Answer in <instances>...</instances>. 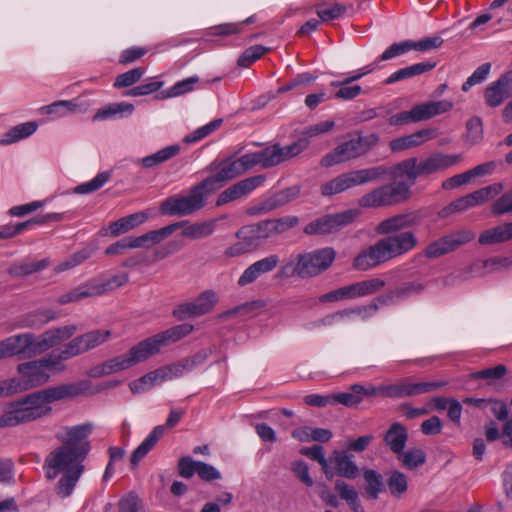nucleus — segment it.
Masks as SVG:
<instances>
[{
	"label": "nucleus",
	"mask_w": 512,
	"mask_h": 512,
	"mask_svg": "<svg viewBox=\"0 0 512 512\" xmlns=\"http://www.w3.org/2000/svg\"><path fill=\"white\" fill-rule=\"evenodd\" d=\"M225 216H221L220 219H224ZM219 221V218L215 219H209L202 222H195L192 224H188L187 221H184L185 224L181 228V235L184 238L191 239V240H199L206 237L211 236L217 226V222Z\"/></svg>",
	"instance_id": "obj_28"
},
{
	"label": "nucleus",
	"mask_w": 512,
	"mask_h": 512,
	"mask_svg": "<svg viewBox=\"0 0 512 512\" xmlns=\"http://www.w3.org/2000/svg\"><path fill=\"white\" fill-rule=\"evenodd\" d=\"M512 92V73L504 74L485 90V102L489 107H498Z\"/></svg>",
	"instance_id": "obj_23"
},
{
	"label": "nucleus",
	"mask_w": 512,
	"mask_h": 512,
	"mask_svg": "<svg viewBox=\"0 0 512 512\" xmlns=\"http://www.w3.org/2000/svg\"><path fill=\"white\" fill-rule=\"evenodd\" d=\"M56 313L53 310H39L30 314L25 320V326L37 328L45 325L46 323L54 320Z\"/></svg>",
	"instance_id": "obj_55"
},
{
	"label": "nucleus",
	"mask_w": 512,
	"mask_h": 512,
	"mask_svg": "<svg viewBox=\"0 0 512 512\" xmlns=\"http://www.w3.org/2000/svg\"><path fill=\"white\" fill-rule=\"evenodd\" d=\"M77 330L78 327L72 324L49 329L38 336L33 333L10 336L0 342V360L13 356L33 358L69 339Z\"/></svg>",
	"instance_id": "obj_4"
},
{
	"label": "nucleus",
	"mask_w": 512,
	"mask_h": 512,
	"mask_svg": "<svg viewBox=\"0 0 512 512\" xmlns=\"http://www.w3.org/2000/svg\"><path fill=\"white\" fill-rule=\"evenodd\" d=\"M17 372L21 375V378L18 379L22 392L41 386L50 379V374L44 370L40 360L19 364Z\"/></svg>",
	"instance_id": "obj_18"
},
{
	"label": "nucleus",
	"mask_w": 512,
	"mask_h": 512,
	"mask_svg": "<svg viewBox=\"0 0 512 512\" xmlns=\"http://www.w3.org/2000/svg\"><path fill=\"white\" fill-rule=\"evenodd\" d=\"M387 174L383 166H375L348 173H343L321 186V193L324 196H331L344 192L354 186L363 185L381 179Z\"/></svg>",
	"instance_id": "obj_10"
},
{
	"label": "nucleus",
	"mask_w": 512,
	"mask_h": 512,
	"mask_svg": "<svg viewBox=\"0 0 512 512\" xmlns=\"http://www.w3.org/2000/svg\"><path fill=\"white\" fill-rule=\"evenodd\" d=\"M306 147L307 142L305 140H298L284 147L274 144L260 151L246 153L235 160L227 159L221 162L218 171L214 175L204 179V181L209 182L207 186L213 192L219 189L224 182L236 178L254 166L259 165L265 169L277 166L299 155Z\"/></svg>",
	"instance_id": "obj_2"
},
{
	"label": "nucleus",
	"mask_w": 512,
	"mask_h": 512,
	"mask_svg": "<svg viewBox=\"0 0 512 512\" xmlns=\"http://www.w3.org/2000/svg\"><path fill=\"white\" fill-rule=\"evenodd\" d=\"M93 393L92 383L86 379L61 383L34 392L45 416L51 414V404L54 402L70 400Z\"/></svg>",
	"instance_id": "obj_9"
},
{
	"label": "nucleus",
	"mask_w": 512,
	"mask_h": 512,
	"mask_svg": "<svg viewBox=\"0 0 512 512\" xmlns=\"http://www.w3.org/2000/svg\"><path fill=\"white\" fill-rule=\"evenodd\" d=\"M183 415L184 410L171 409L165 425H158L154 427L153 430L149 433V435L133 451L130 458L131 465L133 467L137 466L138 463L151 451V449L155 446L159 439H161L164 436L166 428L175 427L179 423Z\"/></svg>",
	"instance_id": "obj_13"
},
{
	"label": "nucleus",
	"mask_w": 512,
	"mask_h": 512,
	"mask_svg": "<svg viewBox=\"0 0 512 512\" xmlns=\"http://www.w3.org/2000/svg\"><path fill=\"white\" fill-rule=\"evenodd\" d=\"M221 124H222V119L213 120L210 123L198 128L195 131H193L192 133L186 135L184 137V142L188 143V144L198 142V141L202 140L203 138L207 137L209 134H211L216 129H218L221 126Z\"/></svg>",
	"instance_id": "obj_53"
},
{
	"label": "nucleus",
	"mask_w": 512,
	"mask_h": 512,
	"mask_svg": "<svg viewBox=\"0 0 512 512\" xmlns=\"http://www.w3.org/2000/svg\"><path fill=\"white\" fill-rule=\"evenodd\" d=\"M37 127L35 122H25L16 125L4 134L1 143L8 145L25 139L32 135L37 130Z\"/></svg>",
	"instance_id": "obj_40"
},
{
	"label": "nucleus",
	"mask_w": 512,
	"mask_h": 512,
	"mask_svg": "<svg viewBox=\"0 0 512 512\" xmlns=\"http://www.w3.org/2000/svg\"><path fill=\"white\" fill-rule=\"evenodd\" d=\"M134 111V106L127 102L110 103L97 110L93 116V121H102L115 117H127Z\"/></svg>",
	"instance_id": "obj_31"
},
{
	"label": "nucleus",
	"mask_w": 512,
	"mask_h": 512,
	"mask_svg": "<svg viewBox=\"0 0 512 512\" xmlns=\"http://www.w3.org/2000/svg\"><path fill=\"white\" fill-rule=\"evenodd\" d=\"M184 221L174 222L156 230H150L146 234L149 247L152 248L167 239L171 234L184 226Z\"/></svg>",
	"instance_id": "obj_42"
},
{
	"label": "nucleus",
	"mask_w": 512,
	"mask_h": 512,
	"mask_svg": "<svg viewBox=\"0 0 512 512\" xmlns=\"http://www.w3.org/2000/svg\"><path fill=\"white\" fill-rule=\"evenodd\" d=\"M112 337L109 329H94L75 337L69 343L70 354L79 356L105 344Z\"/></svg>",
	"instance_id": "obj_17"
},
{
	"label": "nucleus",
	"mask_w": 512,
	"mask_h": 512,
	"mask_svg": "<svg viewBox=\"0 0 512 512\" xmlns=\"http://www.w3.org/2000/svg\"><path fill=\"white\" fill-rule=\"evenodd\" d=\"M512 259L505 256H495L486 260L473 262L467 269V273L474 277H482L491 273H498L510 269Z\"/></svg>",
	"instance_id": "obj_24"
},
{
	"label": "nucleus",
	"mask_w": 512,
	"mask_h": 512,
	"mask_svg": "<svg viewBox=\"0 0 512 512\" xmlns=\"http://www.w3.org/2000/svg\"><path fill=\"white\" fill-rule=\"evenodd\" d=\"M462 159V154H431L427 158L418 161L421 177L449 169L461 162Z\"/></svg>",
	"instance_id": "obj_21"
},
{
	"label": "nucleus",
	"mask_w": 512,
	"mask_h": 512,
	"mask_svg": "<svg viewBox=\"0 0 512 512\" xmlns=\"http://www.w3.org/2000/svg\"><path fill=\"white\" fill-rule=\"evenodd\" d=\"M87 297H95L90 281L60 295L57 302L59 304H68L71 302H78Z\"/></svg>",
	"instance_id": "obj_44"
},
{
	"label": "nucleus",
	"mask_w": 512,
	"mask_h": 512,
	"mask_svg": "<svg viewBox=\"0 0 512 512\" xmlns=\"http://www.w3.org/2000/svg\"><path fill=\"white\" fill-rule=\"evenodd\" d=\"M417 223L418 218L413 212L397 214L380 222L377 232L383 235H394L393 233L414 227Z\"/></svg>",
	"instance_id": "obj_25"
},
{
	"label": "nucleus",
	"mask_w": 512,
	"mask_h": 512,
	"mask_svg": "<svg viewBox=\"0 0 512 512\" xmlns=\"http://www.w3.org/2000/svg\"><path fill=\"white\" fill-rule=\"evenodd\" d=\"M119 512H145L142 501L135 493L123 496L118 503Z\"/></svg>",
	"instance_id": "obj_60"
},
{
	"label": "nucleus",
	"mask_w": 512,
	"mask_h": 512,
	"mask_svg": "<svg viewBox=\"0 0 512 512\" xmlns=\"http://www.w3.org/2000/svg\"><path fill=\"white\" fill-rule=\"evenodd\" d=\"M397 457L402 465L408 469L417 468L426 461V454L420 448L409 449L406 452L403 450L400 454H397Z\"/></svg>",
	"instance_id": "obj_45"
},
{
	"label": "nucleus",
	"mask_w": 512,
	"mask_h": 512,
	"mask_svg": "<svg viewBox=\"0 0 512 512\" xmlns=\"http://www.w3.org/2000/svg\"><path fill=\"white\" fill-rule=\"evenodd\" d=\"M300 453L314 461H317L321 465L323 472L328 478L333 477V472L329 465L330 460L328 461L325 458V453L322 446L314 445L312 447L302 448Z\"/></svg>",
	"instance_id": "obj_46"
},
{
	"label": "nucleus",
	"mask_w": 512,
	"mask_h": 512,
	"mask_svg": "<svg viewBox=\"0 0 512 512\" xmlns=\"http://www.w3.org/2000/svg\"><path fill=\"white\" fill-rule=\"evenodd\" d=\"M400 301H404L412 296L421 294L425 289V284L421 281H408L395 287Z\"/></svg>",
	"instance_id": "obj_54"
},
{
	"label": "nucleus",
	"mask_w": 512,
	"mask_h": 512,
	"mask_svg": "<svg viewBox=\"0 0 512 512\" xmlns=\"http://www.w3.org/2000/svg\"><path fill=\"white\" fill-rule=\"evenodd\" d=\"M364 479L367 483L366 492L372 499H376L383 489L382 477L375 470L364 471Z\"/></svg>",
	"instance_id": "obj_52"
},
{
	"label": "nucleus",
	"mask_w": 512,
	"mask_h": 512,
	"mask_svg": "<svg viewBox=\"0 0 512 512\" xmlns=\"http://www.w3.org/2000/svg\"><path fill=\"white\" fill-rule=\"evenodd\" d=\"M94 292V296H100L120 287H123L129 282V274L121 272L111 276H101L90 280Z\"/></svg>",
	"instance_id": "obj_27"
},
{
	"label": "nucleus",
	"mask_w": 512,
	"mask_h": 512,
	"mask_svg": "<svg viewBox=\"0 0 512 512\" xmlns=\"http://www.w3.org/2000/svg\"><path fill=\"white\" fill-rule=\"evenodd\" d=\"M144 71L140 67L133 68L125 73L120 74L117 76L114 82V87L116 88H123V87H129L136 82H138L141 77L143 76Z\"/></svg>",
	"instance_id": "obj_62"
},
{
	"label": "nucleus",
	"mask_w": 512,
	"mask_h": 512,
	"mask_svg": "<svg viewBox=\"0 0 512 512\" xmlns=\"http://www.w3.org/2000/svg\"><path fill=\"white\" fill-rule=\"evenodd\" d=\"M390 175L407 181H394L378 186L360 197L358 205L362 208L391 207L409 200L412 195L411 186L421 177L418 159L411 157L397 163L392 167Z\"/></svg>",
	"instance_id": "obj_3"
},
{
	"label": "nucleus",
	"mask_w": 512,
	"mask_h": 512,
	"mask_svg": "<svg viewBox=\"0 0 512 512\" xmlns=\"http://www.w3.org/2000/svg\"><path fill=\"white\" fill-rule=\"evenodd\" d=\"M335 256V251L329 247L301 254L294 267L295 274L303 279L315 277L331 266Z\"/></svg>",
	"instance_id": "obj_12"
},
{
	"label": "nucleus",
	"mask_w": 512,
	"mask_h": 512,
	"mask_svg": "<svg viewBox=\"0 0 512 512\" xmlns=\"http://www.w3.org/2000/svg\"><path fill=\"white\" fill-rule=\"evenodd\" d=\"M512 240V222L484 230L479 236L481 245H493Z\"/></svg>",
	"instance_id": "obj_30"
},
{
	"label": "nucleus",
	"mask_w": 512,
	"mask_h": 512,
	"mask_svg": "<svg viewBox=\"0 0 512 512\" xmlns=\"http://www.w3.org/2000/svg\"><path fill=\"white\" fill-rule=\"evenodd\" d=\"M407 440V429L399 422L393 423L384 435L385 444L395 454H400L404 450Z\"/></svg>",
	"instance_id": "obj_29"
},
{
	"label": "nucleus",
	"mask_w": 512,
	"mask_h": 512,
	"mask_svg": "<svg viewBox=\"0 0 512 512\" xmlns=\"http://www.w3.org/2000/svg\"><path fill=\"white\" fill-rule=\"evenodd\" d=\"M90 257V252L87 249L80 250L78 252H75L71 256H69L64 261L60 262L55 267V272H64L66 270H70L80 264H82L85 260H87Z\"/></svg>",
	"instance_id": "obj_56"
},
{
	"label": "nucleus",
	"mask_w": 512,
	"mask_h": 512,
	"mask_svg": "<svg viewBox=\"0 0 512 512\" xmlns=\"http://www.w3.org/2000/svg\"><path fill=\"white\" fill-rule=\"evenodd\" d=\"M49 262L46 259L30 261L27 259L14 262L8 268V274L12 277H25L47 268Z\"/></svg>",
	"instance_id": "obj_36"
},
{
	"label": "nucleus",
	"mask_w": 512,
	"mask_h": 512,
	"mask_svg": "<svg viewBox=\"0 0 512 512\" xmlns=\"http://www.w3.org/2000/svg\"><path fill=\"white\" fill-rule=\"evenodd\" d=\"M387 486L392 496L401 497L408 489L406 475L397 470L392 471L387 480Z\"/></svg>",
	"instance_id": "obj_48"
},
{
	"label": "nucleus",
	"mask_w": 512,
	"mask_h": 512,
	"mask_svg": "<svg viewBox=\"0 0 512 512\" xmlns=\"http://www.w3.org/2000/svg\"><path fill=\"white\" fill-rule=\"evenodd\" d=\"M490 69V63L480 65L463 83L462 90L467 92L472 86L483 82L488 77Z\"/></svg>",
	"instance_id": "obj_63"
},
{
	"label": "nucleus",
	"mask_w": 512,
	"mask_h": 512,
	"mask_svg": "<svg viewBox=\"0 0 512 512\" xmlns=\"http://www.w3.org/2000/svg\"><path fill=\"white\" fill-rule=\"evenodd\" d=\"M417 244L418 240L412 231L389 235L361 251L354 258L353 267L356 270L367 271L393 258L407 254L413 250Z\"/></svg>",
	"instance_id": "obj_5"
},
{
	"label": "nucleus",
	"mask_w": 512,
	"mask_h": 512,
	"mask_svg": "<svg viewBox=\"0 0 512 512\" xmlns=\"http://www.w3.org/2000/svg\"><path fill=\"white\" fill-rule=\"evenodd\" d=\"M355 216L353 210L326 215L307 224L304 232L309 235L334 233L351 223Z\"/></svg>",
	"instance_id": "obj_15"
},
{
	"label": "nucleus",
	"mask_w": 512,
	"mask_h": 512,
	"mask_svg": "<svg viewBox=\"0 0 512 512\" xmlns=\"http://www.w3.org/2000/svg\"><path fill=\"white\" fill-rule=\"evenodd\" d=\"M452 108L453 103L448 100L424 102L415 105L409 111H402L390 116L388 122L391 126H403L410 123H417L446 113Z\"/></svg>",
	"instance_id": "obj_11"
},
{
	"label": "nucleus",
	"mask_w": 512,
	"mask_h": 512,
	"mask_svg": "<svg viewBox=\"0 0 512 512\" xmlns=\"http://www.w3.org/2000/svg\"><path fill=\"white\" fill-rule=\"evenodd\" d=\"M378 142L379 136L376 133L367 135L358 134L357 137L342 142L327 153L321 159L320 164L324 167H331L360 158L372 150Z\"/></svg>",
	"instance_id": "obj_7"
},
{
	"label": "nucleus",
	"mask_w": 512,
	"mask_h": 512,
	"mask_svg": "<svg viewBox=\"0 0 512 512\" xmlns=\"http://www.w3.org/2000/svg\"><path fill=\"white\" fill-rule=\"evenodd\" d=\"M180 151V145H169L151 155L138 159L137 163L140 164L143 168H153L177 156Z\"/></svg>",
	"instance_id": "obj_33"
},
{
	"label": "nucleus",
	"mask_w": 512,
	"mask_h": 512,
	"mask_svg": "<svg viewBox=\"0 0 512 512\" xmlns=\"http://www.w3.org/2000/svg\"><path fill=\"white\" fill-rule=\"evenodd\" d=\"M444 43L441 36L435 35L431 37H425L420 40H411L412 50L418 52H429L440 48Z\"/></svg>",
	"instance_id": "obj_59"
},
{
	"label": "nucleus",
	"mask_w": 512,
	"mask_h": 512,
	"mask_svg": "<svg viewBox=\"0 0 512 512\" xmlns=\"http://www.w3.org/2000/svg\"><path fill=\"white\" fill-rule=\"evenodd\" d=\"M346 317L347 321H352L355 318H360L363 321H367L368 319L374 317L378 310L376 304L371 301L365 305H359L351 308H346Z\"/></svg>",
	"instance_id": "obj_49"
},
{
	"label": "nucleus",
	"mask_w": 512,
	"mask_h": 512,
	"mask_svg": "<svg viewBox=\"0 0 512 512\" xmlns=\"http://www.w3.org/2000/svg\"><path fill=\"white\" fill-rule=\"evenodd\" d=\"M71 351L69 349V343H67L64 348L58 353V354H50L46 357H43L40 360V362L43 365V368L46 372L48 371H54V372H61L65 370V365L63 364L64 361L76 357L75 355L70 354Z\"/></svg>",
	"instance_id": "obj_39"
},
{
	"label": "nucleus",
	"mask_w": 512,
	"mask_h": 512,
	"mask_svg": "<svg viewBox=\"0 0 512 512\" xmlns=\"http://www.w3.org/2000/svg\"><path fill=\"white\" fill-rule=\"evenodd\" d=\"M435 63L433 62H419L415 63L411 66H407L401 68L395 72H393L385 81L386 85H390L396 83L398 81H402L405 79L412 78L417 75H421L427 71L432 70L435 67Z\"/></svg>",
	"instance_id": "obj_32"
},
{
	"label": "nucleus",
	"mask_w": 512,
	"mask_h": 512,
	"mask_svg": "<svg viewBox=\"0 0 512 512\" xmlns=\"http://www.w3.org/2000/svg\"><path fill=\"white\" fill-rule=\"evenodd\" d=\"M358 297H366L373 295L386 286V281L379 277H372L362 281L355 282Z\"/></svg>",
	"instance_id": "obj_47"
},
{
	"label": "nucleus",
	"mask_w": 512,
	"mask_h": 512,
	"mask_svg": "<svg viewBox=\"0 0 512 512\" xmlns=\"http://www.w3.org/2000/svg\"><path fill=\"white\" fill-rule=\"evenodd\" d=\"M161 347L155 337H149L135 346H133L126 355L129 360L130 366H134L137 363L145 361L150 356L158 353Z\"/></svg>",
	"instance_id": "obj_26"
},
{
	"label": "nucleus",
	"mask_w": 512,
	"mask_h": 512,
	"mask_svg": "<svg viewBox=\"0 0 512 512\" xmlns=\"http://www.w3.org/2000/svg\"><path fill=\"white\" fill-rule=\"evenodd\" d=\"M236 237L244 242L249 251L254 250L262 244L253 226L242 227L236 233Z\"/></svg>",
	"instance_id": "obj_61"
},
{
	"label": "nucleus",
	"mask_w": 512,
	"mask_h": 512,
	"mask_svg": "<svg viewBox=\"0 0 512 512\" xmlns=\"http://www.w3.org/2000/svg\"><path fill=\"white\" fill-rule=\"evenodd\" d=\"M208 181H201L193 186L188 195L171 196L160 205V212L169 216H188L202 209L206 204V199L212 191L207 186Z\"/></svg>",
	"instance_id": "obj_6"
},
{
	"label": "nucleus",
	"mask_w": 512,
	"mask_h": 512,
	"mask_svg": "<svg viewBox=\"0 0 512 512\" xmlns=\"http://www.w3.org/2000/svg\"><path fill=\"white\" fill-rule=\"evenodd\" d=\"M193 330L194 326L192 324L183 323L169 328L161 333L155 334V337L160 347L162 348L163 346L181 340L182 338L192 333Z\"/></svg>",
	"instance_id": "obj_37"
},
{
	"label": "nucleus",
	"mask_w": 512,
	"mask_h": 512,
	"mask_svg": "<svg viewBox=\"0 0 512 512\" xmlns=\"http://www.w3.org/2000/svg\"><path fill=\"white\" fill-rule=\"evenodd\" d=\"M412 50L411 40H405L390 45L378 58V61H387L406 54Z\"/></svg>",
	"instance_id": "obj_58"
},
{
	"label": "nucleus",
	"mask_w": 512,
	"mask_h": 512,
	"mask_svg": "<svg viewBox=\"0 0 512 512\" xmlns=\"http://www.w3.org/2000/svg\"><path fill=\"white\" fill-rule=\"evenodd\" d=\"M46 417L33 393L8 402L0 415V428L15 427Z\"/></svg>",
	"instance_id": "obj_8"
},
{
	"label": "nucleus",
	"mask_w": 512,
	"mask_h": 512,
	"mask_svg": "<svg viewBox=\"0 0 512 512\" xmlns=\"http://www.w3.org/2000/svg\"><path fill=\"white\" fill-rule=\"evenodd\" d=\"M332 432L325 428L301 427L293 430L292 437L300 442H328L332 438Z\"/></svg>",
	"instance_id": "obj_38"
},
{
	"label": "nucleus",
	"mask_w": 512,
	"mask_h": 512,
	"mask_svg": "<svg viewBox=\"0 0 512 512\" xmlns=\"http://www.w3.org/2000/svg\"><path fill=\"white\" fill-rule=\"evenodd\" d=\"M218 300L217 292L214 290H205L200 293L194 301L179 304L173 310V315L179 320H183L187 317H199L211 312Z\"/></svg>",
	"instance_id": "obj_14"
},
{
	"label": "nucleus",
	"mask_w": 512,
	"mask_h": 512,
	"mask_svg": "<svg viewBox=\"0 0 512 512\" xmlns=\"http://www.w3.org/2000/svg\"><path fill=\"white\" fill-rule=\"evenodd\" d=\"M148 218L149 215L144 211L122 217L111 223L110 232L113 236H119L143 224Z\"/></svg>",
	"instance_id": "obj_34"
},
{
	"label": "nucleus",
	"mask_w": 512,
	"mask_h": 512,
	"mask_svg": "<svg viewBox=\"0 0 512 512\" xmlns=\"http://www.w3.org/2000/svg\"><path fill=\"white\" fill-rule=\"evenodd\" d=\"M452 251L454 250L447 235H445L429 244L424 250V255L427 258H438Z\"/></svg>",
	"instance_id": "obj_51"
},
{
	"label": "nucleus",
	"mask_w": 512,
	"mask_h": 512,
	"mask_svg": "<svg viewBox=\"0 0 512 512\" xmlns=\"http://www.w3.org/2000/svg\"><path fill=\"white\" fill-rule=\"evenodd\" d=\"M93 425L84 423L64 426L55 435L61 446L51 451L45 458L44 468L49 479H55L60 473L84 471L83 461L90 452L88 440Z\"/></svg>",
	"instance_id": "obj_1"
},
{
	"label": "nucleus",
	"mask_w": 512,
	"mask_h": 512,
	"mask_svg": "<svg viewBox=\"0 0 512 512\" xmlns=\"http://www.w3.org/2000/svg\"><path fill=\"white\" fill-rule=\"evenodd\" d=\"M268 50V48L261 45L251 46L239 57L238 65L242 67H249L255 61L260 59Z\"/></svg>",
	"instance_id": "obj_57"
},
{
	"label": "nucleus",
	"mask_w": 512,
	"mask_h": 512,
	"mask_svg": "<svg viewBox=\"0 0 512 512\" xmlns=\"http://www.w3.org/2000/svg\"><path fill=\"white\" fill-rule=\"evenodd\" d=\"M110 179V172L104 171L97 174L92 180L78 185L74 191L78 194H88L99 190Z\"/></svg>",
	"instance_id": "obj_50"
},
{
	"label": "nucleus",
	"mask_w": 512,
	"mask_h": 512,
	"mask_svg": "<svg viewBox=\"0 0 512 512\" xmlns=\"http://www.w3.org/2000/svg\"><path fill=\"white\" fill-rule=\"evenodd\" d=\"M83 472H81V469H79L76 472H65L63 473L62 477L58 481L55 490L59 497L61 498H67L70 496L79 481L81 475Z\"/></svg>",
	"instance_id": "obj_41"
},
{
	"label": "nucleus",
	"mask_w": 512,
	"mask_h": 512,
	"mask_svg": "<svg viewBox=\"0 0 512 512\" xmlns=\"http://www.w3.org/2000/svg\"><path fill=\"white\" fill-rule=\"evenodd\" d=\"M199 78L197 76H191L184 80L176 82L173 86H171L168 90L169 97H177L182 94L188 93L194 89L196 83H198Z\"/></svg>",
	"instance_id": "obj_64"
},
{
	"label": "nucleus",
	"mask_w": 512,
	"mask_h": 512,
	"mask_svg": "<svg viewBox=\"0 0 512 512\" xmlns=\"http://www.w3.org/2000/svg\"><path fill=\"white\" fill-rule=\"evenodd\" d=\"M299 194V186H293L281 190L275 193L274 195L270 196L269 198L263 200L259 204L249 207L247 213L252 216L268 213L289 203L293 199L297 198Z\"/></svg>",
	"instance_id": "obj_20"
},
{
	"label": "nucleus",
	"mask_w": 512,
	"mask_h": 512,
	"mask_svg": "<svg viewBox=\"0 0 512 512\" xmlns=\"http://www.w3.org/2000/svg\"><path fill=\"white\" fill-rule=\"evenodd\" d=\"M80 105L75 100H60L50 105L42 107V110L57 118L65 117L70 113H75L79 110Z\"/></svg>",
	"instance_id": "obj_43"
},
{
	"label": "nucleus",
	"mask_w": 512,
	"mask_h": 512,
	"mask_svg": "<svg viewBox=\"0 0 512 512\" xmlns=\"http://www.w3.org/2000/svg\"><path fill=\"white\" fill-rule=\"evenodd\" d=\"M265 181L263 175L252 176L241 180L222 191L216 200V206H222L229 202L240 199L260 187Z\"/></svg>",
	"instance_id": "obj_19"
},
{
	"label": "nucleus",
	"mask_w": 512,
	"mask_h": 512,
	"mask_svg": "<svg viewBox=\"0 0 512 512\" xmlns=\"http://www.w3.org/2000/svg\"><path fill=\"white\" fill-rule=\"evenodd\" d=\"M330 463L335 465L337 474L342 477L354 479L358 475V467L352 460V456L344 451H335L330 458Z\"/></svg>",
	"instance_id": "obj_35"
},
{
	"label": "nucleus",
	"mask_w": 512,
	"mask_h": 512,
	"mask_svg": "<svg viewBox=\"0 0 512 512\" xmlns=\"http://www.w3.org/2000/svg\"><path fill=\"white\" fill-rule=\"evenodd\" d=\"M447 385L446 381L411 382L404 379L400 382L387 385L386 397L404 398L430 393Z\"/></svg>",
	"instance_id": "obj_16"
},
{
	"label": "nucleus",
	"mask_w": 512,
	"mask_h": 512,
	"mask_svg": "<svg viewBox=\"0 0 512 512\" xmlns=\"http://www.w3.org/2000/svg\"><path fill=\"white\" fill-rule=\"evenodd\" d=\"M279 257L271 254L248 266L238 278L237 284L244 287L255 282L261 275L273 271L279 264Z\"/></svg>",
	"instance_id": "obj_22"
}]
</instances>
